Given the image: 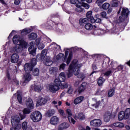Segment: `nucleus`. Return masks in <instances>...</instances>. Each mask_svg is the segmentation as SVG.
I'll return each mask as SVG.
<instances>
[{
    "label": "nucleus",
    "instance_id": "25",
    "mask_svg": "<svg viewBox=\"0 0 130 130\" xmlns=\"http://www.w3.org/2000/svg\"><path fill=\"white\" fill-rule=\"evenodd\" d=\"M83 100H84V96H80L74 100V104H75V105H77V104H79V103H81V102H82Z\"/></svg>",
    "mask_w": 130,
    "mask_h": 130
},
{
    "label": "nucleus",
    "instance_id": "33",
    "mask_svg": "<svg viewBox=\"0 0 130 130\" xmlns=\"http://www.w3.org/2000/svg\"><path fill=\"white\" fill-rule=\"evenodd\" d=\"M32 75L35 77L39 76V69L38 68H35L32 70Z\"/></svg>",
    "mask_w": 130,
    "mask_h": 130
},
{
    "label": "nucleus",
    "instance_id": "1",
    "mask_svg": "<svg viewBox=\"0 0 130 130\" xmlns=\"http://www.w3.org/2000/svg\"><path fill=\"white\" fill-rule=\"evenodd\" d=\"M82 67V64L78 63V60H74L69 66L67 76L68 78H71L73 76L74 73L75 76H77L79 79H84V75L83 73H80V68Z\"/></svg>",
    "mask_w": 130,
    "mask_h": 130
},
{
    "label": "nucleus",
    "instance_id": "61",
    "mask_svg": "<svg viewBox=\"0 0 130 130\" xmlns=\"http://www.w3.org/2000/svg\"><path fill=\"white\" fill-rule=\"evenodd\" d=\"M111 73H112V71H111V70H109V71H108L107 72H106L104 74V75H105V76H108L111 75Z\"/></svg>",
    "mask_w": 130,
    "mask_h": 130
},
{
    "label": "nucleus",
    "instance_id": "5",
    "mask_svg": "<svg viewBox=\"0 0 130 130\" xmlns=\"http://www.w3.org/2000/svg\"><path fill=\"white\" fill-rule=\"evenodd\" d=\"M129 15V11L128 9L123 8L121 12V16L119 17L120 21L123 22L125 18H127V16Z\"/></svg>",
    "mask_w": 130,
    "mask_h": 130
},
{
    "label": "nucleus",
    "instance_id": "56",
    "mask_svg": "<svg viewBox=\"0 0 130 130\" xmlns=\"http://www.w3.org/2000/svg\"><path fill=\"white\" fill-rule=\"evenodd\" d=\"M63 56H64V55L62 53H59V54H58L56 56V58L57 59H60L61 58H62V57H63Z\"/></svg>",
    "mask_w": 130,
    "mask_h": 130
},
{
    "label": "nucleus",
    "instance_id": "14",
    "mask_svg": "<svg viewBox=\"0 0 130 130\" xmlns=\"http://www.w3.org/2000/svg\"><path fill=\"white\" fill-rule=\"evenodd\" d=\"M24 82L23 83H28L30 82V80H32V75L29 73H26L23 76Z\"/></svg>",
    "mask_w": 130,
    "mask_h": 130
},
{
    "label": "nucleus",
    "instance_id": "11",
    "mask_svg": "<svg viewBox=\"0 0 130 130\" xmlns=\"http://www.w3.org/2000/svg\"><path fill=\"white\" fill-rule=\"evenodd\" d=\"M25 105L29 109H34V104L33 103V100L30 98H28L25 101Z\"/></svg>",
    "mask_w": 130,
    "mask_h": 130
},
{
    "label": "nucleus",
    "instance_id": "42",
    "mask_svg": "<svg viewBox=\"0 0 130 130\" xmlns=\"http://www.w3.org/2000/svg\"><path fill=\"white\" fill-rule=\"evenodd\" d=\"M31 66L34 68V67H35V66H36L37 62L36 61V58H32L31 61H30V63H29Z\"/></svg>",
    "mask_w": 130,
    "mask_h": 130
},
{
    "label": "nucleus",
    "instance_id": "35",
    "mask_svg": "<svg viewBox=\"0 0 130 130\" xmlns=\"http://www.w3.org/2000/svg\"><path fill=\"white\" fill-rule=\"evenodd\" d=\"M57 68H51L49 69V73L51 75H53V74H55L57 72Z\"/></svg>",
    "mask_w": 130,
    "mask_h": 130
},
{
    "label": "nucleus",
    "instance_id": "49",
    "mask_svg": "<svg viewBox=\"0 0 130 130\" xmlns=\"http://www.w3.org/2000/svg\"><path fill=\"white\" fill-rule=\"evenodd\" d=\"M12 83L13 85H16V86H19V81L17 79L12 80Z\"/></svg>",
    "mask_w": 130,
    "mask_h": 130
},
{
    "label": "nucleus",
    "instance_id": "55",
    "mask_svg": "<svg viewBox=\"0 0 130 130\" xmlns=\"http://www.w3.org/2000/svg\"><path fill=\"white\" fill-rule=\"evenodd\" d=\"M81 6L82 7H84V8H85V9H86L87 10H88V9H89V8H90V5H89L88 4L85 3L81 4Z\"/></svg>",
    "mask_w": 130,
    "mask_h": 130
},
{
    "label": "nucleus",
    "instance_id": "4",
    "mask_svg": "<svg viewBox=\"0 0 130 130\" xmlns=\"http://www.w3.org/2000/svg\"><path fill=\"white\" fill-rule=\"evenodd\" d=\"M130 115V109L127 108L125 111H121L119 113L118 119L121 121L123 119H127Z\"/></svg>",
    "mask_w": 130,
    "mask_h": 130
},
{
    "label": "nucleus",
    "instance_id": "2",
    "mask_svg": "<svg viewBox=\"0 0 130 130\" xmlns=\"http://www.w3.org/2000/svg\"><path fill=\"white\" fill-rule=\"evenodd\" d=\"M13 42L14 44H17L15 47H13L10 49L12 52H17V53H20L23 51V49L27 48L28 43L24 40H20V37L19 36H15L13 38Z\"/></svg>",
    "mask_w": 130,
    "mask_h": 130
},
{
    "label": "nucleus",
    "instance_id": "52",
    "mask_svg": "<svg viewBox=\"0 0 130 130\" xmlns=\"http://www.w3.org/2000/svg\"><path fill=\"white\" fill-rule=\"evenodd\" d=\"M106 12L105 11H103L102 13H101V17H102L103 18H105L106 19H108V17H106Z\"/></svg>",
    "mask_w": 130,
    "mask_h": 130
},
{
    "label": "nucleus",
    "instance_id": "12",
    "mask_svg": "<svg viewBox=\"0 0 130 130\" xmlns=\"http://www.w3.org/2000/svg\"><path fill=\"white\" fill-rule=\"evenodd\" d=\"M19 61V55L17 53H14L11 57V62L12 63H17Z\"/></svg>",
    "mask_w": 130,
    "mask_h": 130
},
{
    "label": "nucleus",
    "instance_id": "43",
    "mask_svg": "<svg viewBox=\"0 0 130 130\" xmlns=\"http://www.w3.org/2000/svg\"><path fill=\"white\" fill-rule=\"evenodd\" d=\"M107 0H97L96 1V3L97 4L99 7H101L102 6V4L104 3V2H106Z\"/></svg>",
    "mask_w": 130,
    "mask_h": 130
},
{
    "label": "nucleus",
    "instance_id": "16",
    "mask_svg": "<svg viewBox=\"0 0 130 130\" xmlns=\"http://www.w3.org/2000/svg\"><path fill=\"white\" fill-rule=\"evenodd\" d=\"M87 88V83L83 82L81 85V86L79 87L78 89V92L79 94H81V93H82V92H84L86 90Z\"/></svg>",
    "mask_w": 130,
    "mask_h": 130
},
{
    "label": "nucleus",
    "instance_id": "48",
    "mask_svg": "<svg viewBox=\"0 0 130 130\" xmlns=\"http://www.w3.org/2000/svg\"><path fill=\"white\" fill-rule=\"evenodd\" d=\"M122 70H123V66L121 65L118 66L116 69H114V70H116L117 72H118L119 71H122Z\"/></svg>",
    "mask_w": 130,
    "mask_h": 130
},
{
    "label": "nucleus",
    "instance_id": "24",
    "mask_svg": "<svg viewBox=\"0 0 130 130\" xmlns=\"http://www.w3.org/2000/svg\"><path fill=\"white\" fill-rule=\"evenodd\" d=\"M32 69H33V67L31 66L30 63H26L24 65V70L25 72H31Z\"/></svg>",
    "mask_w": 130,
    "mask_h": 130
},
{
    "label": "nucleus",
    "instance_id": "15",
    "mask_svg": "<svg viewBox=\"0 0 130 130\" xmlns=\"http://www.w3.org/2000/svg\"><path fill=\"white\" fill-rule=\"evenodd\" d=\"M58 121H59V119L57 116H53L50 121L51 124L53 125H55V124H57L58 123Z\"/></svg>",
    "mask_w": 130,
    "mask_h": 130
},
{
    "label": "nucleus",
    "instance_id": "57",
    "mask_svg": "<svg viewBox=\"0 0 130 130\" xmlns=\"http://www.w3.org/2000/svg\"><path fill=\"white\" fill-rule=\"evenodd\" d=\"M46 54H47V50L44 49L42 51V54L41 55L45 57Z\"/></svg>",
    "mask_w": 130,
    "mask_h": 130
},
{
    "label": "nucleus",
    "instance_id": "37",
    "mask_svg": "<svg viewBox=\"0 0 130 130\" xmlns=\"http://www.w3.org/2000/svg\"><path fill=\"white\" fill-rule=\"evenodd\" d=\"M85 28L88 30H92V29H93V25H92L91 23H87L85 25Z\"/></svg>",
    "mask_w": 130,
    "mask_h": 130
},
{
    "label": "nucleus",
    "instance_id": "40",
    "mask_svg": "<svg viewBox=\"0 0 130 130\" xmlns=\"http://www.w3.org/2000/svg\"><path fill=\"white\" fill-rule=\"evenodd\" d=\"M69 87V85L67 82L61 83V85H60V87L61 89H66V88H68Z\"/></svg>",
    "mask_w": 130,
    "mask_h": 130
},
{
    "label": "nucleus",
    "instance_id": "17",
    "mask_svg": "<svg viewBox=\"0 0 130 130\" xmlns=\"http://www.w3.org/2000/svg\"><path fill=\"white\" fill-rule=\"evenodd\" d=\"M52 49L53 50L54 54H56L57 52H59V51H60V46L56 44H54L52 48Z\"/></svg>",
    "mask_w": 130,
    "mask_h": 130
},
{
    "label": "nucleus",
    "instance_id": "19",
    "mask_svg": "<svg viewBox=\"0 0 130 130\" xmlns=\"http://www.w3.org/2000/svg\"><path fill=\"white\" fill-rule=\"evenodd\" d=\"M111 117V113H106L104 116V120L105 122H109L110 121V117Z\"/></svg>",
    "mask_w": 130,
    "mask_h": 130
},
{
    "label": "nucleus",
    "instance_id": "38",
    "mask_svg": "<svg viewBox=\"0 0 130 130\" xmlns=\"http://www.w3.org/2000/svg\"><path fill=\"white\" fill-rule=\"evenodd\" d=\"M115 91L114 89H111L108 92V97H112L114 95Z\"/></svg>",
    "mask_w": 130,
    "mask_h": 130
},
{
    "label": "nucleus",
    "instance_id": "64",
    "mask_svg": "<svg viewBox=\"0 0 130 130\" xmlns=\"http://www.w3.org/2000/svg\"><path fill=\"white\" fill-rule=\"evenodd\" d=\"M102 21V20H101V19H100V18H96L95 19V23H101Z\"/></svg>",
    "mask_w": 130,
    "mask_h": 130
},
{
    "label": "nucleus",
    "instance_id": "60",
    "mask_svg": "<svg viewBox=\"0 0 130 130\" xmlns=\"http://www.w3.org/2000/svg\"><path fill=\"white\" fill-rule=\"evenodd\" d=\"M58 111L59 113L60 114V115H63L64 114V112L61 109H58Z\"/></svg>",
    "mask_w": 130,
    "mask_h": 130
},
{
    "label": "nucleus",
    "instance_id": "7",
    "mask_svg": "<svg viewBox=\"0 0 130 130\" xmlns=\"http://www.w3.org/2000/svg\"><path fill=\"white\" fill-rule=\"evenodd\" d=\"M68 55H69V51H65V56H64L63 61L64 62H66L67 63V64H69L70 62H71L72 57H73V52H70L69 53V57L67 59V57H68Z\"/></svg>",
    "mask_w": 130,
    "mask_h": 130
},
{
    "label": "nucleus",
    "instance_id": "21",
    "mask_svg": "<svg viewBox=\"0 0 130 130\" xmlns=\"http://www.w3.org/2000/svg\"><path fill=\"white\" fill-rule=\"evenodd\" d=\"M76 12H78V13H84L85 12V10H84V8H82V5H79V4H77L76 5Z\"/></svg>",
    "mask_w": 130,
    "mask_h": 130
},
{
    "label": "nucleus",
    "instance_id": "54",
    "mask_svg": "<svg viewBox=\"0 0 130 130\" xmlns=\"http://www.w3.org/2000/svg\"><path fill=\"white\" fill-rule=\"evenodd\" d=\"M64 69H66V64L63 63L60 65L59 70L60 71H62Z\"/></svg>",
    "mask_w": 130,
    "mask_h": 130
},
{
    "label": "nucleus",
    "instance_id": "27",
    "mask_svg": "<svg viewBox=\"0 0 130 130\" xmlns=\"http://www.w3.org/2000/svg\"><path fill=\"white\" fill-rule=\"evenodd\" d=\"M55 113V110L54 109L49 110L46 113V115L48 116V117H50V116H52Z\"/></svg>",
    "mask_w": 130,
    "mask_h": 130
},
{
    "label": "nucleus",
    "instance_id": "22",
    "mask_svg": "<svg viewBox=\"0 0 130 130\" xmlns=\"http://www.w3.org/2000/svg\"><path fill=\"white\" fill-rule=\"evenodd\" d=\"M36 45H38L39 49H43V48H44V44L41 43L40 40H39L38 39L36 40Z\"/></svg>",
    "mask_w": 130,
    "mask_h": 130
},
{
    "label": "nucleus",
    "instance_id": "46",
    "mask_svg": "<svg viewBox=\"0 0 130 130\" xmlns=\"http://www.w3.org/2000/svg\"><path fill=\"white\" fill-rule=\"evenodd\" d=\"M23 112L24 114H29V113H31V111L28 108H25L23 110Z\"/></svg>",
    "mask_w": 130,
    "mask_h": 130
},
{
    "label": "nucleus",
    "instance_id": "59",
    "mask_svg": "<svg viewBox=\"0 0 130 130\" xmlns=\"http://www.w3.org/2000/svg\"><path fill=\"white\" fill-rule=\"evenodd\" d=\"M100 104V102H96L95 104H93L92 105V106H93V107H95V108H97V107H98V106H99Z\"/></svg>",
    "mask_w": 130,
    "mask_h": 130
},
{
    "label": "nucleus",
    "instance_id": "6",
    "mask_svg": "<svg viewBox=\"0 0 130 130\" xmlns=\"http://www.w3.org/2000/svg\"><path fill=\"white\" fill-rule=\"evenodd\" d=\"M30 47L28 48V51L29 52V54H31L35 56L36 54V47H35V42H31L30 43Z\"/></svg>",
    "mask_w": 130,
    "mask_h": 130
},
{
    "label": "nucleus",
    "instance_id": "18",
    "mask_svg": "<svg viewBox=\"0 0 130 130\" xmlns=\"http://www.w3.org/2000/svg\"><path fill=\"white\" fill-rule=\"evenodd\" d=\"M20 120V117L18 116H16L12 118V119L11 120V123L12 125H15V124H19Z\"/></svg>",
    "mask_w": 130,
    "mask_h": 130
},
{
    "label": "nucleus",
    "instance_id": "3",
    "mask_svg": "<svg viewBox=\"0 0 130 130\" xmlns=\"http://www.w3.org/2000/svg\"><path fill=\"white\" fill-rule=\"evenodd\" d=\"M30 118L34 122H39L42 119V114L39 111H35L30 114Z\"/></svg>",
    "mask_w": 130,
    "mask_h": 130
},
{
    "label": "nucleus",
    "instance_id": "8",
    "mask_svg": "<svg viewBox=\"0 0 130 130\" xmlns=\"http://www.w3.org/2000/svg\"><path fill=\"white\" fill-rule=\"evenodd\" d=\"M90 125L97 127L102 124V121L100 119H95L90 122Z\"/></svg>",
    "mask_w": 130,
    "mask_h": 130
},
{
    "label": "nucleus",
    "instance_id": "47",
    "mask_svg": "<svg viewBox=\"0 0 130 130\" xmlns=\"http://www.w3.org/2000/svg\"><path fill=\"white\" fill-rule=\"evenodd\" d=\"M22 127L23 130H26L27 127H28V125H27V122H23L22 123Z\"/></svg>",
    "mask_w": 130,
    "mask_h": 130
},
{
    "label": "nucleus",
    "instance_id": "30",
    "mask_svg": "<svg viewBox=\"0 0 130 130\" xmlns=\"http://www.w3.org/2000/svg\"><path fill=\"white\" fill-rule=\"evenodd\" d=\"M105 82V79L103 78V77H99V80L98 81V84L99 86L101 87V86L103 85L104 82Z\"/></svg>",
    "mask_w": 130,
    "mask_h": 130
},
{
    "label": "nucleus",
    "instance_id": "13",
    "mask_svg": "<svg viewBox=\"0 0 130 130\" xmlns=\"http://www.w3.org/2000/svg\"><path fill=\"white\" fill-rule=\"evenodd\" d=\"M69 127H70V124L67 122H63L60 124L58 126V130L67 129V128H69Z\"/></svg>",
    "mask_w": 130,
    "mask_h": 130
},
{
    "label": "nucleus",
    "instance_id": "23",
    "mask_svg": "<svg viewBox=\"0 0 130 130\" xmlns=\"http://www.w3.org/2000/svg\"><path fill=\"white\" fill-rule=\"evenodd\" d=\"M34 90L36 92H40L41 91L42 87H41V84L40 83H36L35 84Z\"/></svg>",
    "mask_w": 130,
    "mask_h": 130
},
{
    "label": "nucleus",
    "instance_id": "10",
    "mask_svg": "<svg viewBox=\"0 0 130 130\" xmlns=\"http://www.w3.org/2000/svg\"><path fill=\"white\" fill-rule=\"evenodd\" d=\"M60 89V88L59 87L54 83L49 85V90L52 92V93H55L56 91H58Z\"/></svg>",
    "mask_w": 130,
    "mask_h": 130
},
{
    "label": "nucleus",
    "instance_id": "32",
    "mask_svg": "<svg viewBox=\"0 0 130 130\" xmlns=\"http://www.w3.org/2000/svg\"><path fill=\"white\" fill-rule=\"evenodd\" d=\"M89 20L88 18L83 19H80L79 20L80 25H83V24H87L89 22Z\"/></svg>",
    "mask_w": 130,
    "mask_h": 130
},
{
    "label": "nucleus",
    "instance_id": "63",
    "mask_svg": "<svg viewBox=\"0 0 130 130\" xmlns=\"http://www.w3.org/2000/svg\"><path fill=\"white\" fill-rule=\"evenodd\" d=\"M78 5H81V6H82V5L84 3V2H85V0H77Z\"/></svg>",
    "mask_w": 130,
    "mask_h": 130
},
{
    "label": "nucleus",
    "instance_id": "44",
    "mask_svg": "<svg viewBox=\"0 0 130 130\" xmlns=\"http://www.w3.org/2000/svg\"><path fill=\"white\" fill-rule=\"evenodd\" d=\"M78 118L83 120V119H85V115L83 113H79L78 115Z\"/></svg>",
    "mask_w": 130,
    "mask_h": 130
},
{
    "label": "nucleus",
    "instance_id": "31",
    "mask_svg": "<svg viewBox=\"0 0 130 130\" xmlns=\"http://www.w3.org/2000/svg\"><path fill=\"white\" fill-rule=\"evenodd\" d=\"M119 4V1H118V0H112L111 3L112 7H113L114 8H116L117 7H118Z\"/></svg>",
    "mask_w": 130,
    "mask_h": 130
},
{
    "label": "nucleus",
    "instance_id": "9",
    "mask_svg": "<svg viewBox=\"0 0 130 130\" xmlns=\"http://www.w3.org/2000/svg\"><path fill=\"white\" fill-rule=\"evenodd\" d=\"M67 113L68 115V119L70 123H73V124H75L76 123V120L74 119L72 117L73 116V114H72V111L70 109H68L67 110Z\"/></svg>",
    "mask_w": 130,
    "mask_h": 130
},
{
    "label": "nucleus",
    "instance_id": "26",
    "mask_svg": "<svg viewBox=\"0 0 130 130\" xmlns=\"http://www.w3.org/2000/svg\"><path fill=\"white\" fill-rule=\"evenodd\" d=\"M29 40H35L37 38V34L32 32L28 36Z\"/></svg>",
    "mask_w": 130,
    "mask_h": 130
},
{
    "label": "nucleus",
    "instance_id": "29",
    "mask_svg": "<svg viewBox=\"0 0 130 130\" xmlns=\"http://www.w3.org/2000/svg\"><path fill=\"white\" fill-rule=\"evenodd\" d=\"M45 64L48 67L52 64V61L50 59V57H48L45 58Z\"/></svg>",
    "mask_w": 130,
    "mask_h": 130
},
{
    "label": "nucleus",
    "instance_id": "39",
    "mask_svg": "<svg viewBox=\"0 0 130 130\" xmlns=\"http://www.w3.org/2000/svg\"><path fill=\"white\" fill-rule=\"evenodd\" d=\"M109 7H110V4L108 3H105L102 5V8L104 9V10H108Z\"/></svg>",
    "mask_w": 130,
    "mask_h": 130
},
{
    "label": "nucleus",
    "instance_id": "28",
    "mask_svg": "<svg viewBox=\"0 0 130 130\" xmlns=\"http://www.w3.org/2000/svg\"><path fill=\"white\" fill-rule=\"evenodd\" d=\"M58 79L62 82H64V81H66V74H64V73L61 72V73H60Z\"/></svg>",
    "mask_w": 130,
    "mask_h": 130
},
{
    "label": "nucleus",
    "instance_id": "41",
    "mask_svg": "<svg viewBox=\"0 0 130 130\" xmlns=\"http://www.w3.org/2000/svg\"><path fill=\"white\" fill-rule=\"evenodd\" d=\"M44 56H42V55L39 54L36 56V59L37 60H39L40 61H42L43 59H44Z\"/></svg>",
    "mask_w": 130,
    "mask_h": 130
},
{
    "label": "nucleus",
    "instance_id": "58",
    "mask_svg": "<svg viewBox=\"0 0 130 130\" xmlns=\"http://www.w3.org/2000/svg\"><path fill=\"white\" fill-rule=\"evenodd\" d=\"M73 92H74V89L72 87H70L69 88L67 91V93H68V94H73Z\"/></svg>",
    "mask_w": 130,
    "mask_h": 130
},
{
    "label": "nucleus",
    "instance_id": "36",
    "mask_svg": "<svg viewBox=\"0 0 130 130\" xmlns=\"http://www.w3.org/2000/svg\"><path fill=\"white\" fill-rule=\"evenodd\" d=\"M113 125L116 127H123V126H124V124L121 122H117L113 123Z\"/></svg>",
    "mask_w": 130,
    "mask_h": 130
},
{
    "label": "nucleus",
    "instance_id": "62",
    "mask_svg": "<svg viewBox=\"0 0 130 130\" xmlns=\"http://www.w3.org/2000/svg\"><path fill=\"white\" fill-rule=\"evenodd\" d=\"M89 20H90V22L92 24H93V23H95L96 19H94V17H91L90 18H89Z\"/></svg>",
    "mask_w": 130,
    "mask_h": 130
},
{
    "label": "nucleus",
    "instance_id": "34",
    "mask_svg": "<svg viewBox=\"0 0 130 130\" xmlns=\"http://www.w3.org/2000/svg\"><path fill=\"white\" fill-rule=\"evenodd\" d=\"M61 81H60L59 79L58 78H56L54 80V85L56 86H57V87H60V85H61Z\"/></svg>",
    "mask_w": 130,
    "mask_h": 130
},
{
    "label": "nucleus",
    "instance_id": "53",
    "mask_svg": "<svg viewBox=\"0 0 130 130\" xmlns=\"http://www.w3.org/2000/svg\"><path fill=\"white\" fill-rule=\"evenodd\" d=\"M17 99L18 101V102L21 104H22V96H21V95L20 94H18L17 95Z\"/></svg>",
    "mask_w": 130,
    "mask_h": 130
},
{
    "label": "nucleus",
    "instance_id": "20",
    "mask_svg": "<svg viewBox=\"0 0 130 130\" xmlns=\"http://www.w3.org/2000/svg\"><path fill=\"white\" fill-rule=\"evenodd\" d=\"M47 103V100H46L45 98H40L37 102V104H39V105H44V104H45V103Z\"/></svg>",
    "mask_w": 130,
    "mask_h": 130
},
{
    "label": "nucleus",
    "instance_id": "51",
    "mask_svg": "<svg viewBox=\"0 0 130 130\" xmlns=\"http://www.w3.org/2000/svg\"><path fill=\"white\" fill-rule=\"evenodd\" d=\"M86 17H87V19H90V18H91L92 17V11H88L86 13Z\"/></svg>",
    "mask_w": 130,
    "mask_h": 130
},
{
    "label": "nucleus",
    "instance_id": "50",
    "mask_svg": "<svg viewBox=\"0 0 130 130\" xmlns=\"http://www.w3.org/2000/svg\"><path fill=\"white\" fill-rule=\"evenodd\" d=\"M29 33V31L28 30L27 28L24 29L21 31V34H23V35H26Z\"/></svg>",
    "mask_w": 130,
    "mask_h": 130
},
{
    "label": "nucleus",
    "instance_id": "45",
    "mask_svg": "<svg viewBox=\"0 0 130 130\" xmlns=\"http://www.w3.org/2000/svg\"><path fill=\"white\" fill-rule=\"evenodd\" d=\"M12 125L13 126H14V127H15L16 130H19L21 129V127H22V126L20 123L16 124L15 125Z\"/></svg>",
    "mask_w": 130,
    "mask_h": 130
}]
</instances>
